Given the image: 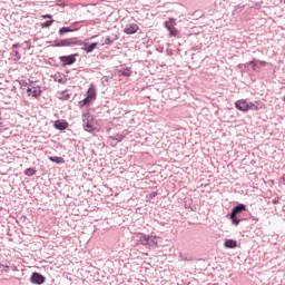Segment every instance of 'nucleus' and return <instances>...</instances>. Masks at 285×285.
Returning a JSON list of instances; mask_svg holds the SVG:
<instances>
[{
    "mask_svg": "<svg viewBox=\"0 0 285 285\" xmlns=\"http://www.w3.org/2000/svg\"><path fill=\"white\" fill-rule=\"evenodd\" d=\"M248 207L244 204H238L233 207L232 212L227 215V217L232 220L234 226H239L242 224V214L246 213Z\"/></svg>",
    "mask_w": 285,
    "mask_h": 285,
    "instance_id": "nucleus-1",
    "label": "nucleus"
},
{
    "mask_svg": "<svg viewBox=\"0 0 285 285\" xmlns=\"http://www.w3.org/2000/svg\"><path fill=\"white\" fill-rule=\"evenodd\" d=\"M82 126L87 132H95L97 130V120L90 112L82 114Z\"/></svg>",
    "mask_w": 285,
    "mask_h": 285,
    "instance_id": "nucleus-2",
    "label": "nucleus"
},
{
    "mask_svg": "<svg viewBox=\"0 0 285 285\" xmlns=\"http://www.w3.org/2000/svg\"><path fill=\"white\" fill-rule=\"evenodd\" d=\"M56 48H65L70 46H83L81 40H75V38L63 39L55 41Z\"/></svg>",
    "mask_w": 285,
    "mask_h": 285,
    "instance_id": "nucleus-3",
    "label": "nucleus"
},
{
    "mask_svg": "<svg viewBox=\"0 0 285 285\" xmlns=\"http://www.w3.org/2000/svg\"><path fill=\"white\" fill-rule=\"evenodd\" d=\"M31 284L41 285L46 283V276L39 272H33L29 278Z\"/></svg>",
    "mask_w": 285,
    "mask_h": 285,
    "instance_id": "nucleus-4",
    "label": "nucleus"
},
{
    "mask_svg": "<svg viewBox=\"0 0 285 285\" xmlns=\"http://www.w3.org/2000/svg\"><path fill=\"white\" fill-rule=\"evenodd\" d=\"M165 28L169 31L170 37H177L179 35V30L175 28V19H169L165 22Z\"/></svg>",
    "mask_w": 285,
    "mask_h": 285,
    "instance_id": "nucleus-5",
    "label": "nucleus"
},
{
    "mask_svg": "<svg viewBox=\"0 0 285 285\" xmlns=\"http://www.w3.org/2000/svg\"><path fill=\"white\" fill-rule=\"evenodd\" d=\"M77 57H79V53H73L70 56H62V57H60V61H61V63H63V66H72V63H75V61H77Z\"/></svg>",
    "mask_w": 285,
    "mask_h": 285,
    "instance_id": "nucleus-6",
    "label": "nucleus"
},
{
    "mask_svg": "<svg viewBox=\"0 0 285 285\" xmlns=\"http://www.w3.org/2000/svg\"><path fill=\"white\" fill-rule=\"evenodd\" d=\"M41 88L39 87H28L27 88V94L28 97H33L35 99L41 97Z\"/></svg>",
    "mask_w": 285,
    "mask_h": 285,
    "instance_id": "nucleus-7",
    "label": "nucleus"
},
{
    "mask_svg": "<svg viewBox=\"0 0 285 285\" xmlns=\"http://www.w3.org/2000/svg\"><path fill=\"white\" fill-rule=\"evenodd\" d=\"M235 108L240 110V112H248V101L246 99H240L235 102Z\"/></svg>",
    "mask_w": 285,
    "mask_h": 285,
    "instance_id": "nucleus-8",
    "label": "nucleus"
},
{
    "mask_svg": "<svg viewBox=\"0 0 285 285\" xmlns=\"http://www.w3.org/2000/svg\"><path fill=\"white\" fill-rule=\"evenodd\" d=\"M87 97L95 101L97 99V87H95V83H91L87 90Z\"/></svg>",
    "mask_w": 285,
    "mask_h": 285,
    "instance_id": "nucleus-9",
    "label": "nucleus"
},
{
    "mask_svg": "<svg viewBox=\"0 0 285 285\" xmlns=\"http://www.w3.org/2000/svg\"><path fill=\"white\" fill-rule=\"evenodd\" d=\"M139 30V26L137 23L127 24L124 29L125 35H135Z\"/></svg>",
    "mask_w": 285,
    "mask_h": 285,
    "instance_id": "nucleus-10",
    "label": "nucleus"
},
{
    "mask_svg": "<svg viewBox=\"0 0 285 285\" xmlns=\"http://www.w3.org/2000/svg\"><path fill=\"white\" fill-rule=\"evenodd\" d=\"M70 97H72V94H70L69 90L57 92V99H60V101H68V99H70Z\"/></svg>",
    "mask_w": 285,
    "mask_h": 285,
    "instance_id": "nucleus-11",
    "label": "nucleus"
},
{
    "mask_svg": "<svg viewBox=\"0 0 285 285\" xmlns=\"http://www.w3.org/2000/svg\"><path fill=\"white\" fill-rule=\"evenodd\" d=\"M53 127L56 128V130H66L68 128V121L56 120Z\"/></svg>",
    "mask_w": 285,
    "mask_h": 285,
    "instance_id": "nucleus-12",
    "label": "nucleus"
},
{
    "mask_svg": "<svg viewBox=\"0 0 285 285\" xmlns=\"http://www.w3.org/2000/svg\"><path fill=\"white\" fill-rule=\"evenodd\" d=\"M51 77L53 78L55 81H58V83H66V81H68V77H66L61 72H57Z\"/></svg>",
    "mask_w": 285,
    "mask_h": 285,
    "instance_id": "nucleus-13",
    "label": "nucleus"
},
{
    "mask_svg": "<svg viewBox=\"0 0 285 285\" xmlns=\"http://www.w3.org/2000/svg\"><path fill=\"white\" fill-rule=\"evenodd\" d=\"M248 110H262V102L261 101H254V102H248L247 111Z\"/></svg>",
    "mask_w": 285,
    "mask_h": 285,
    "instance_id": "nucleus-14",
    "label": "nucleus"
},
{
    "mask_svg": "<svg viewBox=\"0 0 285 285\" xmlns=\"http://www.w3.org/2000/svg\"><path fill=\"white\" fill-rule=\"evenodd\" d=\"M224 247L225 248H237V240L235 239H225L224 242Z\"/></svg>",
    "mask_w": 285,
    "mask_h": 285,
    "instance_id": "nucleus-15",
    "label": "nucleus"
},
{
    "mask_svg": "<svg viewBox=\"0 0 285 285\" xmlns=\"http://www.w3.org/2000/svg\"><path fill=\"white\" fill-rule=\"evenodd\" d=\"M148 239L149 235L141 234L138 238V243H140L141 246H148Z\"/></svg>",
    "mask_w": 285,
    "mask_h": 285,
    "instance_id": "nucleus-16",
    "label": "nucleus"
},
{
    "mask_svg": "<svg viewBox=\"0 0 285 285\" xmlns=\"http://www.w3.org/2000/svg\"><path fill=\"white\" fill-rule=\"evenodd\" d=\"M48 159H49V161H52L53 164H66V160L63 159V157L49 156Z\"/></svg>",
    "mask_w": 285,
    "mask_h": 285,
    "instance_id": "nucleus-17",
    "label": "nucleus"
},
{
    "mask_svg": "<svg viewBox=\"0 0 285 285\" xmlns=\"http://www.w3.org/2000/svg\"><path fill=\"white\" fill-rule=\"evenodd\" d=\"M98 43L97 42H92L91 45L85 43V52H92V50H95L97 48Z\"/></svg>",
    "mask_w": 285,
    "mask_h": 285,
    "instance_id": "nucleus-18",
    "label": "nucleus"
},
{
    "mask_svg": "<svg viewBox=\"0 0 285 285\" xmlns=\"http://www.w3.org/2000/svg\"><path fill=\"white\" fill-rule=\"evenodd\" d=\"M24 175L27 177H35V175H37V169L29 167L24 170Z\"/></svg>",
    "mask_w": 285,
    "mask_h": 285,
    "instance_id": "nucleus-19",
    "label": "nucleus"
},
{
    "mask_svg": "<svg viewBox=\"0 0 285 285\" xmlns=\"http://www.w3.org/2000/svg\"><path fill=\"white\" fill-rule=\"evenodd\" d=\"M147 246H149V247H155V246H157V236H150V235H149Z\"/></svg>",
    "mask_w": 285,
    "mask_h": 285,
    "instance_id": "nucleus-20",
    "label": "nucleus"
},
{
    "mask_svg": "<svg viewBox=\"0 0 285 285\" xmlns=\"http://www.w3.org/2000/svg\"><path fill=\"white\" fill-rule=\"evenodd\" d=\"M94 100H91V98H89L88 96L82 99L80 102H79V106L80 108H83V106H88L90 102H92Z\"/></svg>",
    "mask_w": 285,
    "mask_h": 285,
    "instance_id": "nucleus-21",
    "label": "nucleus"
},
{
    "mask_svg": "<svg viewBox=\"0 0 285 285\" xmlns=\"http://www.w3.org/2000/svg\"><path fill=\"white\" fill-rule=\"evenodd\" d=\"M109 139H112V141H117L118 144H121L124 141V135H116V136H110Z\"/></svg>",
    "mask_w": 285,
    "mask_h": 285,
    "instance_id": "nucleus-22",
    "label": "nucleus"
},
{
    "mask_svg": "<svg viewBox=\"0 0 285 285\" xmlns=\"http://www.w3.org/2000/svg\"><path fill=\"white\" fill-rule=\"evenodd\" d=\"M109 81H112V76H104L102 78H101V83H102V86H108V82Z\"/></svg>",
    "mask_w": 285,
    "mask_h": 285,
    "instance_id": "nucleus-23",
    "label": "nucleus"
},
{
    "mask_svg": "<svg viewBox=\"0 0 285 285\" xmlns=\"http://www.w3.org/2000/svg\"><path fill=\"white\" fill-rule=\"evenodd\" d=\"M52 23H55V20H48V21L41 23V28H50V26H52Z\"/></svg>",
    "mask_w": 285,
    "mask_h": 285,
    "instance_id": "nucleus-24",
    "label": "nucleus"
},
{
    "mask_svg": "<svg viewBox=\"0 0 285 285\" xmlns=\"http://www.w3.org/2000/svg\"><path fill=\"white\" fill-rule=\"evenodd\" d=\"M65 32H72V30H70V29L67 28V27H62V28L59 30V35H65Z\"/></svg>",
    "mask_w": 285,
    "mask_h": 285,
    "instance_id": "nucleus-25",
    "label": "nucleus"
},
{
    "mask_svg": "<svg viewBox=\"0 0 285 285\" xmlns=\"http://www.w3.org/2000/svg\"><path fill=\"white\" fill-rule=\"evenodd\" d=\"M180 258H181L184 262H193V258H191V257H188V256L183 255V254H180Z\"/></svg>",
    "mask_w": 285,
    "mask_h": 285,
    "instance_id": "nucleus-26",
    "label": "nucleus"
},
{
    "mask_svg": "<svg viewBox=\"0 0 285 285\" xmlns=\"http://www.w3.org/2000/svg\"><path fill=\"white\" fill-rule=\"evenodd\" d=\"M272 204H274L275 206H277V204H279V197H276L272 200Z\"/></svg>",
    "mask_w": 285,
    "mask_h": 285,
    "instance_id": "nucleus-27",
    "label": "nucleus"
},
{
    "mask_svg": "<svg viewBox=\"0 0 285 285\" xmlns=\"http://www.w3.org/2000/svg\"><path fill=\"white\" fill-rule=\"evenodd\" d=\"M3 117H1V111H0V129L3 128Z\"/></svg>",
    "mask_w": 285,
    "mask_h": 285,
    "instance_id": "nucleus-28",
    "label": "nucleus"
},
{
    "mask_svg": "<svg viewBox=\"0 0 285 285\" xmlns=\"http://www.w3.org/2000/svg\"><path fill=\"white\" fill-rule=\"evenodd\" d=\"M42 19H52V16L51 14H43L41 16Z\"/></svg>",
    "mask_w": 285,
    "mask_h": 285,
    "instance_id": "nucleus-29",
    "label": "nucleus"
},
{
    "mask_svg": "<svg viewBox=\"0 0 285 285\" xmlns=\"http://www.w3.org/2000/svg\"><path fill=\"white\" fill-rule=\"evenodd\" d=\"M150 197H157V191H153V193L150 194Z\"/></svg>",
    "mask_w": 285,
    "mask_h": 285,
    "instance_id": "nucleus-30",
    "label": "nucleus"
},
{
    "mask_svg": "<svg viewBox=\"0 0 285 285\" xmlns=\"http://www.w3.org/2000/svg\"><path fill=\"white\" fill-rule=\"evenodd\" d=\"M121 75H124L125 77H130V72H122Z\"/></svg>",
    "mask_w": 285,
    "mask_h": 285,
    "instance_id": "nucleus-31",
    "label": "nucleus"
},
{
    "mask_svg": "<svg viewBox=\"0 0 285 285\" xmlns=\"http://www.w3.org/2000/svg\"><path fill=\"white\" fill-rule=\"evenodd\" d=\"M106 43H110V38H107V39H106Z\"/></svg>",
    "mask_w": 285,
    "mask_h": 285,
    "instance_id": "nucleus-32",
    "label": "nucleus"
},
{
    "mask_svg": "<svg viewBox=\"0 0 285 285\" xmlns=\"http://www.w3.org/2000/svg\"><path fill=\"white\" fill-rule=\"evenodd\" d=\"M283 179H285V175L283 176Z\"/></svg>",
    "mask_w": 285,
    "mask_h": 285,
    "instance_id": "nucleus-33",
    "label": "nucleus"
},
{
    "mask_svg": "<svg viewBox=\"0 0 285 285\" xmlns=\"http://www.w3.org/2000/svg\"><path fill=\"white\" fill-rule=\"evenodd\" d=\"M284 101H285V96H284Z\"/></svg>",
    "mask_w": 285,
    "mask_h": 285,
    "instance_id": "nucleus-34",
    "label": "nucleus"
}]
</instances>
